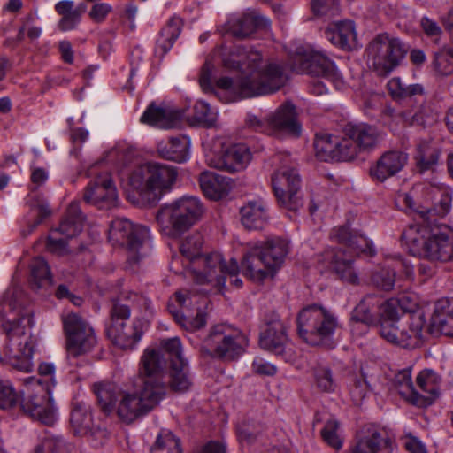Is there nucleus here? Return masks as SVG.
<instances>
[{
    "label": "nucleus",
    "instance_id": "nucleus-32",
    "mask_svg": "<svg viewBox=\"0 0 453 453\" xmlns=\"http://www.w3.org/2000/svg\"><path fill=\"white\" fill-rule=\"evenodd\" d=\"M250 159L251 153L245 144H234L223 151L214 166L220 170L234 173L244 169Z\"/></svg>",
    "mask_w": 453,
    "mask_h": 453
},
{
    "label": "nucleus",
    "instance_id": "nucleus-28",
    "mask_svg": "<svg viewBox=\"0 0 453 453\" xmlns=\"http://www.w3.org/2000/svg\"><path fill=\"white\" fill-rule=\"evenodd\" d=\"M397 203H402L405 210L418 213L423 220L430 225L435 221L433 219L434 216L444 217L449 212L452 203V196L448 192H442L439 201L434 206L432 209L426 210L421 206H416L413 197L408 193L399 195Z\"/></svg>",
    "mask_w": 453,
    "mask_h": 453
},
{
    "label": "nucleus",
    "instance_id": "nucleus-20",
    "mask_svg": "<svg viewBox=\"0 0 453 453\" xmlns=\"http://www.w3.org/2000/svg\"><path fill=\"white\" fill-rule=\"evenodd\" d=\"M84 219L79 203L72 202L59 227L50 232L47 241V250L58 256L67 254L66 240L76 236L81 231Z\"/></svg>",
    "mask_w": 453,
    "mask_h": 453
},
{
    "label": "nucleus",
    "instance_id": "nucleus-57",
    "mask_svg": "<svg viewBox=\"0 0 453 453\" xmlns=\"http://www.w3.org/2000/svg\"><path fill=\"white\" fill-rule=\"evenodd\" d=\"M203 236L200 233L195 232L187 236L180 245V251L187 259H188L189 265H193L195 259L200 257L201 248L203 245Z\"/></svg>",
    "mask_w": 453,
    "mask_h": 453
},
{
    "label": "nucleus",
    "instance_id": "nucleus-15",
    "mask_svg": "<svg viewBox=\"0 0 453 453\" xmlns=\"http://www.w3.org/2000/svg\"><path fill=\"white\" fill-rule=\"evenodd\" d=\"M272 186L280 206L297 211L303 204L301 178L296 168L282 165L272 175Z\"/></svg>",
    "mask_w": 453,
    "mask_h": 453
},
{
    "label": "nucleus",
    "instance_id": "nucleus-48",
    "mask_svg": "<svg viewBox=\"0 0 453 453\" xmlns=\"http://www.w3.org/2000/svg\"><path fill=\"white\" fill-rule=\"evenodd\" d=\"M325 35L332 44L342 49H349L350 42L355 39L354 24L349 20L337 23L334 27L327 28Z\"/></svg>",
    "mask_w": 453,
    "mask_h": 453
},
{
    "label": "nucleus",
    "instance_id": "nucleus-13",
    "mask_svg": "<svg viewBox=\"0 0 453 453\" xmlns=\"http://www.w3.org/2000/svg\"><path fill=\"white\" fill-rule=\"evenodd\" d=\"M135 390L123 391L119 396L116 414L119 418L131 424L150 413L165 399L158 393L143 386H134Z\"/></svg>",
    "mask_w": 453,
    "mask_h": 453
},
{
    "label": "nucleus",
    "instance_id": "nucleus-10",
    "mask_svg": "<svg viewBox=\"0 0 453 453\" xmlns=\"http://www.w3.org/2000/svg\"><path fill=\"white\" fill-rule=\"evenodd\" d=\"M131 310L128 304L112 301L110 310V325L106 333L108 338L123 349H132L141 340L145 323L140 319L128 322Z\"/></svg>",
    "mask_w": 453,
    "mask_h": 453
},
{
    "label": "nucleus",
    "instance_id": "nucleus-54",
    "mask_svg": "<svg viewBox=\"0 0 453 453\" xmlns=\"http://www.w3.org/2000/svg\"><path fill=\"white\" fill-rule=\"evenodd\" d=\"M70 423L74 434L87 435L92 426L91 414L81 405L75 406L71 412Z\"/></svg>",
    "mask_w": 453,
    "mask_h": 453
},
{
    "label": "nucleus",
    "instance_id": "nucleus-1",
    "mask_svg": "<svg viewBox=\"0 0 453 453\" xmlns=\"http://www.w3.org/2000/svg\"><path fill=\"white\" fill-rule=\"evenodd\" d=\"M223 65L227 69L241 72L236 82L231 78L221 77L213 85L214 66L208 60L202 67L199 82L204 92H214L219 97L223 95L226 102L272 94L283 87L287 81L279 64L265 60L259 51L252 49L235 47L223 58Z\"/></svg>",
    "mask_w": 453,
    "mask_h": 453
},
{
    "label": "nucleus",
    "instance_id": "nucleus-2",
    "mask_svg": "<svg viewBox=\"0 0 453 453\" xmlns=\"http://www.w3.org/2000/svg\"><path fill=\"white\" fill-rule=\"evenodd\" d=\"M288 253V242L277 237L248 244L241 266L235 259L226 262L220 253L212 252L195 259L190 267L199 283H212L222 289L226 286V274L232 278L240 270L244 276L256 282L273 277L282 266Z\"/></svg>",
    "mask_w": 453,
    "mask_h": 453
},
{
    "label": "nucleus",
    "instance_id": "nucleus-39",
    "mask_svg": "<svg viewBox=\"0 0 453 453\" xmlns=\"http://www.w3.org/2000/svg\"><path fill=\"white\" fill-rule=\"evenodd\" d=\"M441 383V376L432 369H424L416 378V388L419 389L424 399V406L430 405L439 395Z\"/></svg>",
    "mask_w": 453,
    "mask_h": 453
},
{
    "label": "nucleus",
    "instance_id": "nucleus-4",
    "mask_svg": "<svg viewBox=\"0 0 453 453\" xmlns=\"http://www.w3.org/2000/svg\"><path fill=\"white\" fill-rule=\"evenodd\" d=\"M131 157V151L114 148L107 152L102 161L91 165L86 173L89 181L83 191L85 203L100 210H111L119 205V194L111 173L104 162L116 165H126Z\"/></svg>",
    "mask_w": 453,
    "mask_h": 453
},
{
    "label": "nucleus",
    "instance_id": "nucleus-42",
    "mask_svg": "<svg viewBox=\"0 0 453 453\" xmlns=\"http://www.w3.org/2000/svg\"><path fill=\"white\" fill-rule=\"evenodd\" d=\"M432 325L441 334L453 337V299H441L435 303Z\"/></svg>",
    "mask_w": 453,
    "mask_h": 453
},
{
    "label": "nucleus",
    "instance_id": "nucleus-63",
    "mask_svg": "<svg viewBox=\"0 0 453 453\" xmlns=\"http://www.w3.org/2000/svg\"><path fill=\"white\" fill-rule=\"evenodd\" d=\"M115 301L127 302L126 304H132L133 306H137L139 309H143L144 311H149L150 309L151 302L150 300L143 296L141 293H137L134 291H123L119 297ZM130 307V305H128Z\"/></svg>",
    "mask_w": 453,
    "mask_h": 453
},
{
    "label": "nucleus",
    "instance_id": "nucleus-23",
    "mask_svg": "<svg viewBox=\"0 0 453 453\" xmlns=\"http://www.w3.org/2000/svg\"><path fill=\"white\" fill-rule=\"evenodd\" d=\"M423 257L430 261H453V229L446 225L430 229Z\"/></svg>",
    "mask_w": 453,
    "mask_h": 453
},
{
    "label": "nucleus",
    "instance_id": "nucleus-43",
    "mask_svg": "<svg viewBox=\"0 0 453 453\" xmlns=\"http://www.w3.org/2000/svg\"><path fill=\"white\" fill-rule=\"evenodd\" d=\"M182 27L180 18L173 16L161 29L159 37L156 43V53L164 57L173 47L174 42L180 36Z\"/></svg>",
    "mask_w": 453,
    "mask_h": 453
},
{
    "label": "nucleus",
    "instance_id": "nucleus-45",
    "mask_svg": "<svg viewBox=\"0 0 453 453\" xmlns=\"http://www.w3.org/2000/svg\"><path fill=\"white\" fill-rule=\"evenodd\" d=\"M150 164H146L134 168L128 178V184L140 196L150 200L153 194L151 182Z\"/></svg>",
    "mask_w": 453,
    "mask_h": 453
},
{
    "label": "nucleus",
    "instance_id": "nucleus-34",
    "mask_svg": "<svg viewBox=\"0 0 453 453\" xmlns=\"http://www.w3.org/2000/svg\"><path fill=\"white\" fill-rule=\"evenodd\" d=\"M395 265L394 268L391 269L389 266H384L372 272L370 282L373 287L383 291L392 290L395 284V269L397 265L403 268L404 273L408 277L412 275L413 269L406 263V261H404L400 256L395 257Z\"/></svg>",
    "mask_w": 453,
    "mask_h": 453
},
{
    "label": "nucleus",
    "instance_id": "nucleus-11",
    "mask_svg": "<svg viewBox=\"0 0 453 453\" xmlns=\"http://www.w3.org/2000/svg\"><path fill=\"white\" fill-rule=\"evenodd\" d=\"M247 124L255 131L275 137L299 136L302 131L296 108L289 102L281 104L264 119L256 116H249Z\"/></svg>",
    "mask_w": 453,
    "mask_h": 453
},
{
    "label": "nucleus",
    "instance_id": "nucleus-31",
    "mask_svg": "<svg viewBox=\"0 0 453 453\" xmlns=\"http://www.w3.org/2000/svg\"><path fill=\"white\" fill-rule=\"evenodd\" d=\"M240 216L245 228L263 229L269 221L268 206L261 198L249 200L240 208Z\"/></svg>",
    "mask_w": 453,
    "mask_h": 453
},
{
    "label": "nucleus",
    "instance_id": "nucleus-40",
    "mask_svg": "<svg viewBox=\"0 0 453 453\" xmlns=\"http://www.w3.org/2000/svg\"><path fill=\"white\" fill-rule=\"evenodd\" d=\"M269 27L270 21L265 17L256 13H247L233 20L229 25V30L234 37L245 38L257 28H268Z\"/></svg>",
    "mask_w": 453,
    "mask_h": 453
},
{
    "label": "nucleus",
    "instance_id": "nucleus-30",
    "mask_svg": "<svg viewBox=\"0 0 453 453\" xmlns=\"http://www.w3.org/2000/svg\"><path fill=\"white\" fill-rule=\"evenodd\" d=\"M407 161L408 156L403 152L397 150L385 152L377 160L376 165L371 167V176L379 181H384L399 173Z\"/></svg>",
    "mask_w": 453,
    "mask_h": 453
},
{
    "label": "nucleus",
    "instance_id": "nucleus-24",
    "mask_svg": "<svg viewBox=\"0 0 453 453\" xmlns=\"http://www.w3.org/2000/svg\"><path fill=\"white\" fill-rule=\"evenodd\" d=\"M316 156L322 161H348L355 158V149L349 140L328 134H317L314 141Z\"/></svg>",
    "mask_w": 453,
    "mask_h": 453
},
{
    "label": "nucleus",
    "instance_id": "nucleus-18",
    "mask_svg": "<svg viewBox=\"0 0 453 453\" xmlns=\"http://www.w3.org/2000/svg\"><path fill=\"white\" fill-rule=\"evenodd\" d=\"M425 321L423 315L412 314L409 316V321L403 323L388 324L387 322L379 328L380 335L387 342L403 348L414 349L420 345Z\"/></svg>",
    "mask_w": 453,
    "mask_h": 453
},
{
    "label": "nucleus",
    "instance_id": "nucleus-62",
    "mask_svg": "<svg viewBox=\"0 0 453 453\" xmlns=\"http://www.w3.org/2000/svg\"><path fill=\"white\" fill-rule=\"evenodd\" d=\"M338 428V422L334 419H329L326 422L323 429L321 430V436L323 440L335 449H339L342 446V440L337 434Z\"/></svg>",
    "mask_w": 453,
    "mask_h": 453
},
{
    "label": "nucleus",
    "instance_id": "nucleus-9",
    "mask_svg": "<svg viewBox=\"0 0 453 453\" xmlns=\"http://www.w3.org/2000/svg\"><path fill=\"white\" fill-rule=\"evenodd\" d=\"M244 342L245 337L238 328L221 323L210 328L200 349L203 356L229 361L242 354Z\"/></svg>",
    "mask_w": 453,
    "mask_h": 453
},
{
    "label": "nucleus",
    "instance_id": "nucleus-50",
    "mask_svg": "<svg viewBox=\"0 0 453 453\" xmlns=\"http://www.w3.org/2000/svg\"><path fill=\"white\" fill-rule=\"evenodd\" d=\"M141 122L167 129L175 125L176 118L168 111L150 104L142 115Z\"/></svg>",
    "mask_w": 453,
    "mask_h": 453
},
{
    "label": "nucleus",
    "instance_id": "nucleus-60",
    "mask_svg": "<svg viewBox=\"0 0 453 453\" xmlns=\"http://www.w3.org/2000/svg\"><path fill=\"white\" fill-rule=\"evenodd\" d=\"M194 119L203 126L211 127L217 121V114L207 103L198 101L194 105Z\"/></svg>",
    "mask_w": 453,
    "mask_h": 453
},
{
    "label": "nucleus",
    "instance_id": "nucleus-41",
    "mask_svg": "<svg viewBox=\"0 0 453 453\" xmlns=\"http://www.w3.org/2000/svg\"><path fill=\"white\" fill-rule=\"evenodd\" d=\"M150 173H151V182L153 188V196L155 198L157 193H161L165 190H169L173 183L176 181L178 172L177 168L172 165L159 164V163H150Z\"/></svg>",
    "mask_w": 453,
    "mask_h": 453
},
{
    "label": "nucleus",
    "instance_id": "nucleus-25",
    "mask_svg": "<svg viewBox=\"0 0 453 453\" xmlns=\"http://www.w3.org/2000/svg\"><path fill=\"white\" fill-rule=\"evenodd\" d=\"M343 132L350 147L355 149V157L359 152L373 150L384 139L381 130L366 123H349L345 126Z\"/></svg>",
    "mask_w": 453,
    "mask_h": 453
},
{
    "label": "nucleus",
    "instance_id": "nucleus-52",
    "mask_svg": "<svg viewBox=\"0 0 453 453\" xmlns=\"http://www.w3.org/2000/svg\"><path fill=\"white\" fill-rule=\"evenodd\" d=\"M150 453H182L180 441L171 431L163 429L157 434Z\"/></svg>",
    "mask_w": 453,
    "mask_h": 453
},
{
    "label": "nucleus",
    "instance_id": "nucleus-7",
    "mask_svg": "<svg viewBox=\"0 0 453 453\" xmlns=\"http://www.w3.org/2000/svg\"><path fill=\"white\" fill-rule=\"evenodd\" d=\"M203 211V205L197 197L182 196L163 206L156 219L165 234L177 237L200 220Z\"/></svg>",
    "mask_w": 453,
    "mask_h": 453
},
{
    "label": "nucleus",
    "instance_id": "nucleus-5",
    "mask_svg": "<svg viewBox=\"0 0 453 453\" xmlns=\"http://www.w3.org/2000/svg\"><path fill=\"white\" fill-rule=\"evenodd\" d=\"M38 371L40 376L49 379L44 381L35 377L25 379L26 388L21 408L32 418L50 426L54 425L57 418L54 410L46 402L50 399L51 387L56 383L55 366L51 363H42Z\"/></svg>",
    "mask_w": 453,
    "mask_h": 453
},
{
    "label": "nucleus",
    "instance_id": "nucleus-36",
    "mask_svg": "<svg viewBox=\"0 0 453 453\" xmlns=\"http://www.w3.org/2000/svg\"><path fill=\"white\" fill-rule=\"evenodd\" d=\"M87 6L81 3L75 6L71 0H62L55 4V11L61 16L58 22V27L63 32L73 30L81 22V16L85 13Z\"/></svg>",
    "mask_w": 453,
    "mask_h": 453
},
{
    "label": "nucleus",
    "instance_id": "nucleus-61",
    "mask_svg": "<svg viewBox=\"0 0 453 453\" xmlns=\"http://www.w3.org/2000/svg\"><path fill=\"white\" fill-rule=\"evenodd\" d=\"M19 402V395L12 383L8 380H0V409H11Z\"/></svg>",
    "mask_w": 453,
    "mask_h": 453
},
{
    "label": "nucleus",
    "instance_id": "nucleus-53",
    "mask_svg": "<svg viewBox=\"0 0 453 453\" xmlns=\"http://www.w3.org/2000/svg\"><path fill=\"white\" fill-rule=\"evenodd\" d=\"M440 157V150L429 142H421L417 148L416 160L420 168L432 169L437 165Z\"/></svg>",
    "mask_w": 453,
    "mask_h": 453
},
{
    "label": "nucleus",
    "instance_id": "nucleus-16",
    "mask_svg": "<svg viewBox=\"0 0 453 453\" xmlns=\"http://www.w3.org/2000/svg\"><path fill=\"white\" fill-rule=\"evenodd\" d=\"M293 68L296 72L322 77L332 82L336 88L342 85V75L334 64L321 51L315 50L311 47L297 50Z\"/></svg>",
    "mask_w": 453,
    "mask_h": 453
},
{
    "label": "nucleus",
    "instance_id": "nucleus-33",
    "mask_svg": "<svg viewBox=\"0 0 453 453\" xmlns=\"http://www.w3.org/2000/svg\"><path fill=\"white\" fill-rule=\"evenodd\" d=\"M158 155L166 160L184 163L190 157V140L186 135L170 137L157 143Z\"/></svg>",
    "mask_w": 453,
    "mask_h": 453
},
{
    "label": "nucleus",
    "instance_id": "nucleus-21",
    "mask_svg": "<svg viewBox=\"0 0 453 453\" xmlns=\"http://www.w3.org/2000/svg\"><path fill=\"white\" fill-rule=\"evenodd\" d=\"M395 449V438L392 432L370 424L358 432L349 453H394Z\"/></svg>",
    "mask_w": 453,
    "mask_h": 453
},
{
    "label": "nucleus",
    "instance_id": "nucleus-14",
    "mask_svg": "<svg viewBox=\"0 0 453 453\" xmlns=\"http://www.w3.org/2000/svg\"><path fill=\"white\" fill-rule=\"evenodd\" d=\"M165 360L160 350L146 349L141 357L139 371L134 378V386H143L165 397L168 392Z\"/></svg>",
    "mask_w": 453,
    "mask_h": 453
},
{
    "label": "nucleus",
    "instance_id": "nucleus-3",
    "mask_svg": "<svg viewBox=\"0 0 453 453\" xmlns=\"http://www.w3.org/2000/svg\"><path fill=\"white\" fill-rule=\"evenodd\" d=\"M0 319L6 334L3 349L4 359L18 371L31 372L35 347L30 333L34 324L33 311L20 288L7 289L0 298Z\"/></svg>",
    "mask_w": 453,
    "mask_h": 453
},
{
    "label": "nucleus",
    "instance_id": "nucleus-38",
    "mask_svg": "<svg viewBox=\"0 0 453 453\" xmlns=\"http://www.w3.org/2000/svg\"><path fill=\"white\" fill-rule=\"evenodd\" d=\"M380 303V298L378 296H365L352 311V331H357L362 325L366 327L374 326L376 324V319L372 311L378 307Z\"/></svg>",
    "mask_w": 453,
    "mask_h": 453
},
{
    "label": "nucleus",
    "instance_id": "nucleus-59",
    "mask_svg": "<svg viewBox=\"0 0 453 453\" xmlns=\"http://www.w3.org/2000/svg\"><path fill=\"white\" fill-rule=\"evenodd\" d=\"M433 66L438 75L453 74V49L442 48L434 55Z\"/></svg>",
    "mask_w": 453,
    "mask_h": 453
},
{
    "label": "nucleus",
    "instance_id": "nucleus-44",
    "mask_svg": "<svg viewBox=\"0 0 453 453\" xmlns=\"http://www.w3.org/2000/svg\"><path fill=\"white\" fill-rule=\"evenodd\" d=\"M424 224L426 226L411 225L402 234L403 239L411 246V250L420 257H423L430 229L434 227L432 224L428 225L425 220Z\"/></svg>",
    "mask_w": 453,
    "mask_h": 453
},
{
    "label": "nucleus",
    "instance_id": "nucleus-8",
    "mask_svg": "<svg viewBox=\"0 0 453 453\" xmlns=\"http://www.w3.org/2000/svg\"><path fill=\"white\" fill-rule=\"evenodd\" d=\"M108 239L113 245L127 247V263L131 266L139 265L149 256L151 250L149 229L141 225H134L125 218H118L111 221Z\"/></svg>",
    "mask_w": 453,
    "mask_h": 453
},
{
    "label": "nucleus",
    "instance_id": "nucleus-17",
    "mask_svg": "<svg viewBox=\"0 0 453 453\" xmlns=\"http://www.w3.org/2000/svg\"><path fill=\"white\" fill-rule=\"evenodd\" d=\"M161 346L170 359V372L166 376L168 390L184 393L190 389L192 380L188 362L183 357V349L180 338L173 337L161 342Z\"/></svg>",
    "mask_w": 453,
    "mask_h": 453
},
{
    "label": "nucleus",
    "instance_id": "nucleus-12",
    "mask_svg": "<svg viewBox=\"0 0 453 453\" xmlns=\"http://www.w3.org/2000/svg\"><path fill=\"white\" fill-rule=\"evenodd\" d=\"M366 53L377 74L387 76L400 65L407 48L398 38L388 34H380L369 43Z\"/></svg>",
    "mask_w": 453,
    "mask_h": 453
},
{
    "label": "nucleus",
    "instance_id": "nucleus-19",
    "mask_svg": "<svg viewBox=\"0 0 453 453\" xmlns=\"http://www.w3.org/2000/svg\"><path fill=\"white\" fill-rule=\"evenodd\" d=\"M69 354L77 357L90 351L96 343L93 328L77 313L62 316Z\"/></svg>",
    "mask_w": 453,
    "mask_h": 453
},
{
    "label": "nucleus",
    "instance_id": "nucleus-47",
    "mask_svg": "<svg viewBox=\"0 0 453 453\" xmlns=\"http://www.w3.org/2000/svg\"><path fill=\"white\" fill-rule=\"evenodd\" d=\"M395 388L402 397L412 404L419 407L424 406V399L421 397V394L416 387L413 386L411 371L409 369H403L395 374Z\"/></svg>",
    "mask_w": 453,
    "mask_h": 453
},
{
    "label": "nucleus",
    "instance_id": "nucleus-37",
    "mask_svg": "<svg viewBox=\"0 0 453 453\" xmlns=\"http://www.w3.org/2000/svg\"><path fill=\"white\" fill-rule=\"evenodd\" d=\"M93 391L96 396L100 410L106 415L116 412L121 391L112 382L101 381L93 384Z\"/></svg>",
    "mask_w": 453,
    "mask_h": 453
},
{
    "label": "nucleus",
    "instance_id": "nucleus-26",
    "mask_svg": "<svg viewBox=\"0 0 453 453\" xmlns=\"http://www.w3.org/2000/svg\"><path fill=\"white\" fill-rule=\"evenodd\" d=\"M48 173L45 169L41 167L32 168L31 172V182L35 188L31 190V193L27 196V204L29 206L31 212L36 216V219L27 224V233L23 232L24 235L29 234L36 228L44 219L50 215V210L47 201L39 194L34 192V190L42 185H43L48 180Z\"/></svg>",
    "mask_w": 453,
    "mask_h": 453
},
{
    "label": "nucleus",
    "instance_id": "nucleus-29",
    "mask_svg": "<svg viewBox=\"0 0 453 453\" xmlns=\"http://www.w3.org/2000/svg\"><path fill=\"white\" fill-rule=\"evenodd\" d=\"M188 293L177 292L169 303L168 310L181 327L188 331H196L205 326V314L199 311L195 318H190L189 315L185 313V311L188 310Z\"/></svg>",
    "mask_w": 453,
    "mask_h": 453
},
{
    "label": "nucleus",
    "instance_id": "nucleus-51",
    "mask_svg": "<svg viewBox=\"0 0 453 453\" xmlns=\"http://www.w3.org/2000/svg\"><path fill=\"white\" fill-rule=\"evenodd\" d=\"M404 297L401 299H389L380 305L379 327L386 322L388 324L399 323L402 321L403 303Z\"/></svg>",
    "mask_w": 453,
    "mask_h": 453
},
{
    "label": "nucleus",
    "instance_id": "nucleus-64",
    "mask_svg": "<svg viewBox=\"0 0 453 453\" xmlns=\"http://www.w3.org/2000/svg\"><path fill=\"white\" fill-rule=\"evenodd\" d=\"M115 301L127 302L126 304H132L133 306H137L139 309H143L144 311H149L150 309L151 302L150 300L143 296L141 293H137L134 291H123L119 297ZM130 307V305H128Z\"/></svg>",
    "mask_w": 453,
    "mask_h": 453
},
{
    "label": "nucleus",
    "instance_id": "nucleus-56",
    "mask_svg": "<svg viewBox=\"0 0 453 453\" xmlns=\"http://www.w3.org/2000/svg\"><path fill=\"white\" fill-rule=\"evenodd\" d=\"M32 282L37 288H43L51 284V273L47 262L42 257H35L31 265Z\"/></svg>",
    "mask_w": 453,
    "mask_h": 453
},
{
    "label": "nucleus",
    "instance_id": "nucleus-35",
    "mask_svg": "<svg viewBox=\"0 0 453 453\" xmlns=\"http://www.w3.org/2000/svg\"><path fill=\"white\" fill-rule=\"evenodd\" d=\"M199 182L203 194L212 200L221 199L232 189L229 178L213 172L201 173Z\"/></svg>",
    "mask_w": 453,
    "mask_h": 453
},
{
    "label": "nucleus",
    "instance_id": "nucleus-22",
    "mask_svg": "<svg viewBox=\"0 0 453 453\" xmlns=\"http://www.w3.org/2000/svg\"><path fill=\"white\" fill-rule=\"evenodd\" d=\"M260 347L284 359L291 357V342L287 333V326L276 314L266 321L259 336Z\"/></svg>",
    "mask_w": 453,
    "mask_h": 453
},
{
    "label": "nucleus",
    "instance_id": "nucleus-49",
    "mask_svg": "<svg viewBox=\"0 0 453 453\" xmlns=\"http://www.w3.org/2000/svg\"><path fill=\"white\" fill-rule=\"evenodd\" d=\"M403 120L408 125L426 127L435 121V116L429 106L420 104L419 105H411L400 113Z\"/></svg>",
    "mask_w": 453,
    "mask_h": 453
},
{
    "label": "nucleus",
    "instance_id": "nucleus-55",
    "mask_svg": "<svg viewBox=\"0 0 453 453\" xmlns=\"http://www.w3.org/2000/svg\"><path fill=\"white\" fill-rule=\"evenodd\" d=\"M389 94L395 99H411L413 96L422 95L423 88L418 84L406 85L399 78L388 82Z\"/></svg>",
    "mask_w": 453,
    "mask_h": 453
},
{
    "label": "nucleus",
    "instance_id": "nucleus-6",
    "mask_svg": "<svg viewBox=\"0 0 453 453\" xmlns=\"http://www.w3.org/2000/svg\"><path fill=\"white\" fill-rule=\"evenodd\" d=\"M300 338L311 346L333 348V336L338 327L335 315L318 304L303 308L296 318Z\"/></svg>",
    "mask_w": 453,
    "mask_h": 453
},
{
    "label": "nucleus",
    "instance_id": "nucleus-46",
    "mask_svg": "<svg viewBox=\"0 0 453 453\" xmlns=\"http://www.w3.org/2000/svg\"><path fill=\"white\" fill-rule=\"evenodd\" d=\"M352 257L340 248L335 251L331 264L334 271L342 280L350 284H357L358 275L353 267Z\"/></svg>",
    "mask_w": 453,
    "mask_h": 453
},
{
    "label": "nucleus",
    "instance_id": "nucleus-58",
    "mask_svg": "<svg viewBox=\"0 0 453 453\" xmlns=\"http://www.w3.org/2000/svg\"><path fill=\"white\" fill-rule=\"evenodd\" d=\"M313 377L316 388L321 392L332 393L337 388V380L332 370L326 366L318 365L315 367Z\"/></svg>",
    "mask_w": 453,
    "mask_h": 453
},
{
    "label": "nucleus",
    "instance_id": "nucleus-27",
    "mask_svg": "<svg viewBox=\"0 0 453 453\" xmlns=\"http://www.w3.org/2000/svg\"><path fill=\"white\" fill-rule=\"evenodd\" d=\"M330 234L332 239L346 246L343 250L351 257L360 254L373 256L375 253L372 242L363 234L351 232L349 226L334 227Z\"/></svg>",
    "mask_w": 453,
    "mask_h": 453
}]
</instances>
